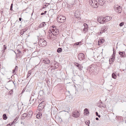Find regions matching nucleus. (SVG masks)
<instances>
[{
  "mask_svg": "<svg viewBox=\"0 0 126 126\" xmlns=\"http://www.w3.org/2000/svg\"><path fill=\"white\" fill-rule=\"evenodd\" d=\"M39 94L40 95L42 96L44 94V93L43 90H40L39 92Z\"/></svg>",
  "mask_w": 126,
  "mask_h": 126,
  "instance_id": "bb28decb",
  "label": "nucleus"
},
{
  "mask_svg": "<svg viewBox=\"0 0 126 126\" xmlns=\"http://www.w3.org/2000/svg\"><path fill=\"white\" fill-rule=\"evenodd\" d=\"M100 2H105V0H98V3Z\"/></svg>",
  "mask_w": 126,
  "mask_h": 126,
  "instance_id": "49530a36",
  "label": "nucleus"
},
{
  "mask_svg": "<svg viewBox=\"0 0 126 126\" xmlns=\"http://www.w3.org/2000/svg\"><path fill=\"white\" fill-rule=\"evenodd\" d=\"M82 68L83 66H82V65L81 64L79 65V66L78 67V68L80 70H82Z\"/></svg>",
  "mask_w": 126,
  "mask_h": 126,
  "instance_id": "f704fd0d",
  "label": "nucleus"
},
{
  "mask_svg": "<svg viewBox=\"0 0 126 126\" xmlns=\"http://www.w3.org/2000/svg\"><path fill=\"white\" fill-rule=\"evenodd\" d=\"M56 30V28H55V29L53 28L51 29V30H50V31L52 33V34L53 35H56V34L54 33V32H55V31Z\"/></svg>",
  "mask_w": 126,
  "mask_h": 126,
  "instance_id": "f3484780",
  "label": "nucleus"
},
{
  "mask_svg": "<svg viewBox=\"0 0 126 126\" xmlns=\"http://www.w3.org/2000/svg\"><path fill=\"white\" fill-rule=\"evenodd\" d=\"M72 79L73 81H76L77 80V79L76 78V77L75 76H74L72 78Z\"/></svg>",
  "mask_w": 126,
  "mask_h": 126,
  "instance_id": "c756f323",
  "label": "nucleus"
},
{
  "mask_svg": "<svg viewBox=\"0 0 126 126\" xmlns=\"http://www.w3.org/2000/svg\"><path fill=\"white\" fill-rule=\"evenodd\" d=\"M22 19V18H21L20 17L19 18V21H21V20Z\"/></svg>",
  "mask_w": 126,
  "mask_h": 126,
  "instance_id": "13d9d810",
  "label": "nucleus"
},
{
  "mask_svg": "<svg viewBox=\"0 0 126 126\" xmlns=\"http://www.w3.org/2000/svg\"><path fill=\"white\" fill-rule=\"evenodd\" d=\"M31 95L33 96H34L35 97H36L38 96L36 94H35L34 92H32V94Z\"/></svg>",
  "mask_w": 126,
  "mask_h": 126,
  "instance_id": "473e14b6",
  "label": "nucleus"
},
{
  "mask_svg": "<svg viewBox=\"0 0 126 126\" xmlns=\"http://www.w3.org/2000/svg\"><path fill=\"white\" fill-rule=\"evenodd\" d=\"M69 110H70L69 108V107H68L67 108V109H66V110H63V111H64L65 112H69L68 111H70Z\"/></svg>",
  "mask_w": 126,
  "mask_h": 126,
  "instance_id": "ea45409f",
  "label": "nucleus"
},
{
  "mask_svg": "<svg viewBox=\"0 0 126 126\" xmlns=\"http://www.w3.org/2000/svg\"><path fill=\"white\" fill-rule=\"evenodd\" d=\"M78 59L80 61H86V57L83 53H79L78 54Z\"/></svg>",
  "mask_w": 126,
  "mask_h": 126,
  "instance_id": "7ed1b4c3",
  "label": "nucleus"
},
{
  "mask_svg": "<svg viewBox=\"0 0 126 126\" xmlns=\"http://www.w3.org/2000/svg\"><path fill=\"white\" fill-rule=\"evenodd\" d=\"M106 30L107 29H106V28H105V27H103L102 28V30L100 32V33H102L106 31Z\"/></svg>",
  "mask_w": 126,
  "mask_h": 126,
  "instance_id": "412c9836",
  "label": "nucleus"
},
{
  "mask_svg": "<svg viewBox=\"0 0 126 126\" xmlns=\"http://www.w3.org/2000/svg\"><path fill=\"white\" fill-rule=\"evenodd\" d=\"M52 27L54 29V28H55V27L54 26V25H53L52 26Z\"/></svg>",
  "mask_w": 126,
  "mask_h": 126,
  "instance_id": "680f3d73",
  "label": "nucleus"
},
{
  "mask_svg": "<svg viewBox=\"0 0 126 126\" xmlns=\"http://www.w3.org/2000/svg\"><path fill=\"white\" fill-rule=\"evenodd\" d=\"M87 69L89 70V72L91 75H96L99 72L98 69H97L95 66L94 64L90 65Z\"/></svg>",
  "mask_w": 126,
  "mask_h": 126,
  "instance_id": "f257e3e1",
  "label": "nucleus"
},
{
  "mask_svg": "<svg viewBox=\"0 0 126 126\" xmlns=\"http://www.w3.org/2000/svg\"><path fill=\"white\" fill-rule=\"evenodd\" d=\"M17 70L18 66H16L15 68L13 70V73L14 74L16 73V71H17Z\"/></svg>",
  "mask_w": 126,
  "mask_h": 126,
  "instance_id": "aec40b11",
  "label": "nucleus"
},
{
  "mask_svg": "<svg viewBox=\"0 0 126 126\" xmlns=\"http://www.w3.org/2000/svg\"><path fill=\"white\" fill-rule=\"evenodd\" d=\"M83 25L84 27L82 30V32L84 33H85L88 31V26L87 24L86 23H84Z\"/></svg>",
  "mask_w": 126,
  "mask_h": 126,
  "instance_id": "6e6552de",
  "label": "nucleus"
},
{
  "mask_svg": "<svg viewBox=\"0 0 126 126\" xmlns=\"http://www.w3.org/2000/svg\"><path fill=\"white\" fill-rule=\"evenodd\" d=\"M44 102V101L42 102L38 106V109L40 111L44 109L45 106V105L43 104H44L43 103Z\"/></svg>",
  "mask_w": 126,
  "mask_h": 126,
  "instance_id": "423d86ee",
  "label": "nucleus"
},
{
  "mask_svg": "<svg viewBox=\"0 0 126 126\" xmlns=\"http://www.w3.org/2000/svg\"><path fill=\"white\" fill-rule=\"evenodd\" d=\"M99 107H103L105 108L106 107V105H105L104 103L102 102L101 101L100 102V104L99 105H98Z\"/></svg>",
  "mask_w": 126,
  "mask_h": 126,
  "instance_id": "6ab92c4d",
  "label": "nucleus"
},
{
  "mask_svg": "<svg viewBox=\"0 0 126 126\" xmlns=\"http://www.w3.org/2000/svg\"><path fill=\"white\" fill-rule=\"evenodd\" d=\"M39 46L44 47L47 45V42L43 38H40L38 42Z\"/></svg>",
  "mask_w": 126,
  "mask_h": 126,
  "instance_id": "f03ea898",
  "label": "nucleus"
},
{
  "mask_svg": "<svg viewBox=\"0 0 126 126\" xmlns=\"http://www.w3.org/2000/svg\"><path fill=\"white\" fill-rule=\"evenodd\" d=\"M46 25V24L45 23V22H43L39 25V27L40 28L42 27H44Z\"/></svg>",
  "mask_w": 126,
  "mask_h": 126,
  "instance_id": "4be33fe9",
  "label": "nucleus"
},
{
  "mask_svg": "<svg viewBox=\"0 0 126 126\" xmlns=\"http://www.w3.org/2000/svg\"><path fill=\"white\" fill-rule=\"evenodd\" d=\"M18 116H17V117H16L15 118V119L14 120L13 122L12 123L13 124H14L16 122V121L17 120L18 118Z\"/></svg>",
  "mask_w": 126,
  "mask_h": 126,
  "instance_id": "cd10ccee",
  "label": "nucleus"
},
{
  "mask_svg": "<svg viewBox=\"0 0 126 126\" xmlns=\"http://www.w3.org/2000/svg\"><path fill=\"white\" fill-rule=\"evenodd\" d=\"M105 2H100L98 3L100 5H104Z\"/></svg>",
  "mask_w": 126,
  "mask_h": 126,
  "instance_id": "a19ab883",
  "label": "nucleus"
},
{
  "mask_svg": "<svg viewBox=\"0 0 126 126\" xmlns=\"http://www.w3.org/2000/svg\"><path fill=\"white\" fill-rule=\"evenodd\" d=\"M119 54L120 55L121 57H124L126 56L125 52L124 51H119L118 52Z\"/></svg>",
  "mask_w": 126,
  "mask_h": 126,
  "instance_id": "f8f14e48",
  "label": "nucleus"
},
{
  "mask_svg": "<svg viewBox=\"0 0 126 126\" xmlns=\"http://www.w3.org/2000/svg\"><path fill=\"white\" fill-rule=\"evenodd\" d=\"M57 21L60 23H63L65 21L66 17L63 16L62 15L58 16L57 18Z\"/></svg>",
  "mask_w": 126,
  "mask_h": 126,
  "instance_id": "20e7f679",
  "label": "nucleus"
},
{
  "mask_svg": "<svg viewBox=\"0 0 126 126\" xmlns=\"http://www.w3.org/2000/svg\"><path fill=\"white\" fill-rule=\"evenodd\" d=\"M74 16L75 17L77 18L78 19H80V15L79 13H78L77 12H76L74 14Z\"/></svg>",
  "mask_w": 126,
  "mask_h": 126,
  "instance_id": "1a4fd4ad",
  "label": "nucleus"
},
{
  "mask_svg": "<svg viewBox=\"0 0 126 126\" xmlns=\"http://www.w3.org/2000/svg\"><path fill=\"white\" fill-rule=\"evenodd\" d=\"M17 52L19 53H21V51H20L18 49L17 50Z\"/></svg>",
  "mask_w": 126,
  "mask_h": 126,
  "instance_id": "603ef678",
  "label": "nucleus"
},
{
  "mask_svg": "<svg viewBox=\"0 0 126 126\" xmlns=\"http://www.w3.org/2000/svg\"><path fill=\"white\" fill-rule=\"evenodd\" d=\"M42 115V114L40 113V114H37V115H36V117L38 119H39L40 118V116H41Z\"/></svg>",
  "mask_w": 126,
  "mask_h": 126,
  "instance_id": "72a5a7b5",
  "label": "nucleus"
},
{
  "mask_svg": "<svg viewBox=\"0 0 126 126\" xmlns=\"http://www.w3.org/2000/svg\"><path fill=\"white\" fill-rule=\"evenodd\" d=\"M97 1H96V3H92L91 4V6L94 8H96L98 7V5L97 4Z\"/></svg>",
  "mask_w": 126,
  "mask_h": 126,
  "instance_id": "ddd939ff",
  "label": "nucleus"
},
{
  "mask_svg": "<svg viewBox=\"0 0 126 126\" xmlns=\"http://www.w3.org/2000/svg\"><path fill=\"white\" fill-rule=\"evenodd\" d=\"M95 119L96 120H98L99 119V118L97 117H96L95 118Z\"/></svg>",
  "mask_w": 126,
  "mask_h": 126,
  "instance_id": "e2e57ef3",
  "label": "nucleus"
},
{
  "mask_svg": "<svg viewBox=\"0 0 126 126\" xmlns=\"http://www.w3.org/2000/svg\"><path fill=\"white\" fill-rule=\"evenodd\" d=\"M62 51V48H58L57 50V51L59 53L61 52Z\"/></svg>",
  "mask_w": 126,
  "mask_h": 126,
  "instance_id": "2f4dec72",
  "label": "nucleus"
},
{
  "mask_svg": "<svg viewBox=\"0 0 126 126\" xmlns=\"http://www.w3.org/2000/svg\"><path fill=\"white\" fill-rule=\"evenodd\" d=\"M81 42H77L74 44L73 46H78L79 45H81Z\"/></svg>",
  "mask_w": 126,
  "mask_h": 126,
  "instance_id": "393cba45",
  "label": "nucleus"
},
{
  "mask_svg": "<svg viewBox=\"0 0 126 126\" xmlns=\"http://www.w3.org/2000/svg\"><path fill=\"white\" fill-rule=\"evenodd\" d=\"M30 75H29V74H28L27 75V78H28L29 77Z\"/></svg>",
  "mask_w": 126,
  "mask_h": 126,
  "instance_id": "6e6d98bb",
  "label": "nucleus"
},
{
  "mask_svg": "<svg viewBox=\"0 0 126 126\" xmlns=\"http://www.w3.org/2000/svg\"><path fill=\"white\" fill-rule=\"evenodd\" d=\"M68 121V120H66L65 121V122H64L65 123H67Z\"/></svg>",
  "mask_w": 126,
  "mask_h": 126,
  "instance_id": "5fc2aeb1",
  "label": "nucleus"
},
{
  "mask_svg": "<svg viewBox=\"0 0 126 126\" xmlns=\"http://www.w3.org/2000/svg\"><path fill=\"white\" fill-rule=\"evenodd\" d=\"M96 0H90L89 4L91 5L92 3H96Z\"/></svg>",
  "mask_w": 126,
  "mask_h": 126,
  "instance_id": "a878e982",
  "label": "nucleus"
},
{
  "mask_svg": "<svg viewBox=\"0 0 126 126\" xmlns=\"http://www.w3.org/2000/svg\"><path fill=\"white\" fill-rule=\"evenodd\" d=\"M86 124L87 125H88L89 126V124H90V121H88L87 122H85Z\"/></svg>",
  "mask_w": 126,
  "mask_h": 126,
  "instance_id": "37998d69",
  "label": "nucleus"
},
{
  "mask_svg": "<svg viewBox=\"0 0 126 126\" xmlns=\"http://www.w3.org/2000/svg\"><path fill=\"white\" fill-rule=\"evenodd\" d=\"M54 67H56L57 68H58V63L56 62V63H55L54 64V66H53Z\"/></svg>",
  "mask_w": 126,
  "mask_h": 126,
  "instance_id": "e433bc0d",
  "label": "nucleus"
},
{
  "mask_svg": "<svg viewBox=\"0 0 126 126\" xmlns=\"http://www.w3.org/2000/svg\"><path fill=\"white\" fill-rule=\"evenodd\" d=\"M51 35H50V33H49V37L50 38H51Z\"/></svg>",
  "mask_w": 126,
  "mask_h": 126,
  "instance_id": "bf43d9fd",
  "label": "nucleus"
},
{
  "mask_svg": "<svg viewBox=\"0 0 126 126\" xmlns=\"http://www.w3.org/2000/svg\"><path fill=\"white\" fill-rule=\"evenodd\" d=\"M34 100H35V101L36 100V98H35V99L34 98L33 99H32V101H34Z\"/></svg>",
  "mask_w": 126,
  "mask_h": 126,
  "instance_id": "052dcab7",
  "label": "nucleus"
},
{
  "mask_svg": "<svg viewBox=\"0 0 126 126\" xmlns=\"http://www.w3.org/2000/svg\"><path fill=\"white\" fill-rule=\"evenodd\" d=\"M106 21H109L112 19V17H111L109 16H106Z\"/></svg>",
  "mask_w": 126,
  "mask_h": 126,
  "instance_id": "b1692460",
  "label": "nucleus"
},
{
  "mask_svg": "<svg viewBox=\"0 0 126 126\" xmlns=\"http://www.w3.org/2000/svg\"><path fill=\"white\" fill-rule=\"evenodd\" d=\"M124 23L123 22H122L120 23L119 24V26H122L124 25Z\"/></svg>",
  "mask_w": 126,
  "mask_h": 126,
  "instance_id": "de8ad7c7",
  "label": "nucleus"
},
{
  "mask_svg": "<svg viewBox=\"0 0 126 126\" xmlns=\"http://www.w3.org/2000/svg\"><path fill=\"white\" fill-rule=\"evenodd\" d=\"M115 51L114 50V49H113V53L112 55L115 56Z\"/></svg>",
  "mask_w": 126,
  "mask_h": 126,
  "instance_id": "8fccbe9b",
  "label": "nucleus"
},
{
  "mask_svg": "<svg viewBox=\"0 0 126 126\" xmlns=\"http://www.w3.org/2000/svg\"><path fill=\"white\" fill-rule=\"evenodd\" d=\"M80 115V114L79 113V111H78L73 112L72 113V116L74 117L77 118Z\"/></svg>",
  "mask_w": 126,
  "mask_h": 126,
  "instance_id": "0eeeda50",
  "label": "nucleus"
},
{
  "mask_svg": "<svg viewBox=\"0 0 126 126\" xmlns=\"http://www.w3.org/2000/svg\"><path fill=\"white\" fill-rule=\"evenodd\" d=\"M43 62L46 64H48L50 62L48 58L45 59L43 60Z\"/></svg>",
  "mask_w": 126,
  "mask_h": 126,
  "instance_id": "4468645a",
  "label": "nucleus"
},
{
  "mask_svg": "<svg viewBox=\"0 0 126 126\" xmlns=\"http://www.w3.org/2000/svg\"><path fill=\"white\" fill-rule=\"evenodd\" d=\"M54 32V33L56 34V35H57L59 33V32L58 30H57V29Z\"/></svg>",
  "mask_w": 126,
  "mask_h": 126,
  "instance_id": "58836bf2",
  "label": "nucleus"
},
{
  "mask_svg": "<svg viewBox=\"0 0 126 126\" xmlns=\"http://www.w3.org/2000/svg\"><path fill=\"white\" fill-rule=\"evenodd\" d=\"M21 119H24L27 117L28 116V114L26 113H24L23 114L21 115Z\"/></svg>",
  "mask_w": 126,
  "mask_h": 126,
  "instance_id": "2eb2a0df",
  "label": "nucleus"
},
{
  "mask_svg": "<svg viewBox=\"0 0 126 126\" xmlns=\"http://www.w3.org/2000/svg\"><path fill=\"white\" fill-rule=\"evenodd\" d=\"M47 12V11H45L44 12V14H45Z\"/></svg>",
  "mask_w": 126,
  "mask_h": 126,
  "instance_id": "338daca9",
  "label": "nucleus"
},
{
  "mask_svg": "<svg viewBox=\"0 0 126 126\" xmlns=\"http://www.w3.org/2000/svg\"><path fill=\"white\" fill-rule=\"evenodd\" d=\"M102 17L99 16L97 17V21L100 23H103V19H102Z\"/></svg>",
  "mask_w": 126,
  "mask_h": 126,
  "instance_id": "9d476101",
  "label": "nucleus"
},
{
  "mask_svg": "<svg viewBox=\"0 0 126 126\" xmlns=\"http://www.w3.org/2000/svg\"><path fill=\"white\" fill-rule=\"evenodd\" d=\"M105 40L103 39H100L98 41V45H100L103 44Z\"/></svg>",
  "mask_w": 126,
  "mask_h": 126,
  "instance_id": "9b49d317",
  "label": "nucleus"
},
{
  "mask_svg": "<svg viewBox=\"0 0 126 126\" xmlns=\"http://www.w3.org/2000/svg\"><path fill=\"white\" fill-rule=\"evenodd\" d=\"M27 30V29L25 28L23 29L20 31V34L21 35H23L24 33Z\"/></svg>",
  "mask_w": 126,
  "mask_h": 126,
  "instance_id": "dca6fc26",
  "label": "nucleus"
},
{
  "mask_svg": "<svg viewBox=\"0 0 126 126\" xmlns=\"http://www.w3.org/2000/svg\"><path fill=\"white\" fill-rule=\"evenodd\" d=\"M112 77L113 78L115 79L117 77V76L115 73H113L112 74Z\"/></svg>",
  "mask_w": 126,
  "mask_h": 126,
  "instance_id": "7c9ffc66",
  "label": "nucleus"
},
{
  "mask_svg": "<svg viewBox=\"0 0 126 126\" xmlns=\"http://www.w3.org/2000/svg\"><path fill=\"white\" fill-rule=\"evenodd\" d=\"M96 123L95 121H93V122L92 123V124L94 126V125H95Z\"/></svg>",
  "mask_w": 126,
  "mask_h": 126,
  "instance_id": "864d4df0",
  "label": "nucleus"
},
{
  "mask_svg": "<svg viewBox=\"0 0 126 126\" xmlns=\"http://www.w3.org/2000/svg\"><path fill=\"white\" fill-rule=\"evenodd\" d=\"M57 68V67H54V68L53 69L54 70H55L57 68Z\"/></svg>",
  "mask_w": 126,
  "mask_h": 126,
  "instance_id": "774afa93",
  "label": "nucleus"
},
{
  "mask_svg": "<svg viewBox=\"0 0 126 126\" xmlns=\"http://www.w3.org/2000/svg\"><path fill=\"white\" fill-rule=\"evenodd\" d=\"M3 49L1 50V51H2L3 53H4L7 49V46L6 45H3Z\"/></svg>",
  "mask_w": 126,
  "mask_h": 126,
  "instance_id": "5701e85b",
  "label": "nucleus"
},
{
  "mask_svg": "<svg viewBox=\"0 0 126 126\" xmlns=\"http://www.w3.org/2000/svg\"><path fill=\"white\" fill-rule=\"evenodd\" d=\"M112 62H112V61H111H111H110V64H111V63H112Z\"/></svg>",
  "mask_w": 126,
  "mask_h": 126,
  "instance_id": "69168bd1",
  "label": "nucleus"
},
{
  "mask_svg": "<svg viewBox=\"0 0 126 126\" xmlns=\"http://www.w3.org/2000/svg\"><path fill=\"white\" fill-rule=\"evenodd\" d=\"M114 9L115 11L118 13H120L122 12V8L121 6H119L117 5L114 6Z\"/></svg>",
  "mask_w": 126,
  "mask_h": 126,
  "instance_id": "39448f33",
  "label": "nucleus"
},
{
  "mask_svg": "<svg viewBox=\"0 0 126 126\" xmlns=\"http://www.w3.org/2000/svg\"><path fill=\"white\" fill-rule=\"evenodd\" d=\"M80 64H79L75 62L74 63V65L77 67H78L79 65Z\"/></svg>",
  "mask_w": 126,
  "mask_h": 126,
  "instance_id": "4c0bfd02",
  "label": "nucleus"
},
{
  "mask_svg": "<svg viewBox=\"0 0 126 126\" xmlns=\"http://www.w3.org/2000/svg\"><path fill=\"white\" fill-rule=\"evenodd\" d=\"M13 124L12 123H10L8 124L6 126H11Z\"/></svg>",
  "mask_w": 126,
  "mask_h": 126,
  "instance_id": "09e8293b",
  "label": "nucleus"
},
{
  "mask_svg": "<svg viewBox=\"0 0 126 126\" xmlns=\"http://www.w3.org/2000/svg\"><path fill=\"white\" fill-rule=\"evenodd\" d=\"M84 111L85 112H87V111H88V109H87V108H86V109H85L84 110Z\"/></svg>",
  "mask_w": 126,
  "mask_h": 126,
  "instance_id": "3c124183",
  "label": "nucleus"
},
{
  "mask_svg": "<svg viewBox=\"0 0 126 126\" xmlns=\"http://www.w3.org/2000/svg\"><path fill=\"white\" fill-rule=\"evenodd\" d=\"M27 113L28 117H29L30 118L31 117L33 114L32 111L31 110H30L29 112L28 111Z\"/></svg>",
  "mask_w": 126,
  "mask_h": 126,
  "instance_id": "a211bd4d",
  "label": "nucleus"
},
{
  "mask_svg": "<svg viewBox=\"0 0 126 126\" xmlns=\"http://www.w3.org/2000/svg\"><path fill=\"white\" fill-rule=\"evenodd\" d=\"M95 114L96 116H98L99 118L100 117V115L98 114V113L97 112H95Z\"/></svg>",
  "mask_w": 126,
  "mask_h": 126,
  "instance_id": "79ce46f5",
  "label": "nucleus"
},
{
  "mask_svg": "<svg viewBox=\"0 0 126 126\" xmlns=\"http://www.w3.org/2000/svg\"><path fill=\"white\" fill-rule=\"evenodd\" d=\"M102 19H103V23L105 22V21H106V17H102Z\"/></svg>",
  "mask_w": 126,
  "mask_h": 126,
  "instance_id": "a18cd8bd",
  "label": "nucleus"
},
{
  "mask_svg": "<svg viewBox=\"0 0 126 126\" xmlns=\"http://www.w3.org/2000/svg\"><path fill=\"white\" fill-rule=\"evenodd\" d=\"M3 118V119L6 120L7 118V117L6 114H4L2 116Z\"/></svg>",
  "mask_w": 126,
  "mask_h": 126,
  "instance_id": "c85d7f7f",
  "label": "nucleus"
},
{
  "mask_svg": "<svg viewBox=\"0 0 126 126\" xmlns=\"http://www.w3.org/2000/svg\"><path fill=\"white\" fill-rule=\"evenodd\" d=\"M44 13H42L41 14V15H44Z\"/></svg>",
  "mask_w": 126,
  "mask_h": 126,
  "instance_id": "0e129e2a",
  "label": "nucleus"
},
{
  "mask_svg": "<svg viewBox=\"0 0 126 126\" xmlns=\"http://www.w3.org/2000/svg\"><path fill=\"white\" fill-rule=\"evenodd\" d=\"M28 74H30V75L31 74V73L30 72V71H28Z\"/></svg>",
  "mask_w": 126,
  "mask_h": 126,
  "instance_id": "4d7b16f0",
  "label": "nucleus"
},
{
  "mask_svg": "<svg viewBox=\"0 0 126 126\" xmlns=\"http://www.w3.org/2000/svg\"><path fill=\"white\" fill-rule=\"evenodd\" d=\"M13 4L12 3L11 4V6H10V10L12 11L13 10Z\"/></svg>",
  "mask_w": 126,
  "mask_h": 126,
  "instance_id": "c03bdc74",
  "label": "nucleus"
},
{
  "mask_svg": "<svg viewBox=\"0 0 126 126\" xmlns=\"http://www.w3.org/2000/svg\"><path fill=\"white\" fill-rule=\"evenodd\" d=\"M115 56L113 55L112 56V57L110 59L111 60L112 62L114 61L115 59Z\"/></svg>",
  "mask_w": 126,
  "mask_h": 126,
  "instance_id": "c9c22d12",
  "label": "nucleus"
}]
</instances>
